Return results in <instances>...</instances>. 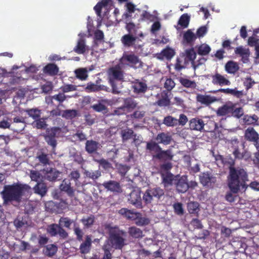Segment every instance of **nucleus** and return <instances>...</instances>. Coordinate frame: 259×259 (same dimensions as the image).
<instances>
[{
  "mask_svg": "<svg viewBox=\"0 0 259 259\" xmlns=\"http://www.w3.org/2000/svg\"><path fill=\"white\" fill-rule=\"evenodd\" d=\"M247 180L246 171L242 168H235L232 165L229 167V174L228 176L227 185L231 192L237 194L240 188H244L245 182Z\"/></svg>",
  "mask_w": 259,
  "mask_h": 259,
  "instance_id": "f257e3e1",
  "label": "nucleus"
},
{
  "mask_svg": "<svg viewBox=\"0 0 259 259\" xmlns=\"http://www.w3.org/2000/svg\"><path fill=\"white\" fill-rule=\"evenodd\" d=\"M30 190V187L27 185L14 184L5 186L3 191L1 192L4 203L6 204L12 201L19 202L22 196L26 192H28Z\"/></svg>",
  "mask_w": 259,
  "mask_h": 259,
  "instance_id": "f03ea898",
  "label": "nucleus"
},
{
  "mask_svg": "<svg viewBox=\"0 0 259 259\" xmlns=\"http://www.w3.org/2000/svg\"><path fill=\"white\" fill-rule=\"evenodd\" d=\"M124 68L119 63L118 65L110 68L108 71L109 82L112 87V92L115 94L121 93L123 88L122 82L124 80Z\"/></svg>",
  "mask_w": 259,
  "mask_h": 259,
  "instance_id": "7ed1b4c3",
  "label": "nucleus"
},
{
  "mask_svg": "<svg viewBox=\"0 0 259 259\" xmlns=\"http://www.w3.org/2000/svg\"><path fill=\"white\" fill-rule=\"evenodd\" d=\"M110 234V239L112 246L116 249H121L124 245V239L123 235L124 232L121 231L117 227H112L110 224L105 225Z\"/></svg>",
  "mask_w": 259,
  "mask_h": 259,
  "instance_id": "20e7f679",
  "label": "nucleus"
},
{
  "mask_svg": "<svg viewBox=\"0 0 259 259\" xmlns=\"http://www.w3.org/2000/svg\"><path fill=\"white\" fill-rule=\"evenodd\" d=\"M164 194V190L160 187H151L145 191L143 199L146 204H156Z\"/></svg>",
  "mask_w": 259,
  "mask_h": 259,
  "instance_id": "39448f33",
  "label": "nucleus"
},
{
  "mask_svg": "<svg viewBox=\"0 0 259 259\" xmlns=\"http://www.w3.org/2000/svg\"><path fill=\"white\" fill-rule=\"evenodd\" d=\"M120 65L124 68L127 66L137 68L142 66V63L139 58L134 54L124 53L120 59Z\"/></svg>",
  "mask_w": 259,
  "mask_h": 259,
  "instance_id": "423d86ee",
  "label": "nucleus"
},
{
  "mask_svg": "<svg viewBox=\"0 0 259 259\" xmlns=\"http://www.w3.org/2000/svg\"><path fill=\"white\" fill-rule=\"evenodd\" d=\"M228 147L229 149L232 150V152L236 158L241 159L244 155L243 152L241 151V148L242 149L244 147L243 144L239 141L236 138H233L228 142Z\"/></svg>",
  "mask_w": 259,
  "mask_h": 259,
  "instance_id": "0eeeda50",
  "label": "nucleus"
},
{
  "mask_svg": "<svg viewBox=\"0 0 259 259\" xmlns=\"http://www.w3.org/2000/svg\"><path fill=\"white\" fill-rule=\"evenodd\" d=\"M128 202L133 205L137 208L142 207V199L141 196V190L138 188H136L130 193L128 199Z\"/></svg>",
  "mask_w": 259,
  "mask_h": 259,
  "instance_id": "6e6552de",
  "label": "nucleus"
},
{
  "mask_svg": "<svg viewBox=\"0 0 259 259\" xmlns=\"http://www.w3.org/2000/svg\"><path fill=\"white\" fill-rule=\"evenodd\" d=\"M85 35L86 34L84 33L80 32L78 34L79 39L73 49V51L78 54H83L89 51V47L85 44L84 39Z\"/></svg>",
  "mask_w": 259,
  "mask_h": 259,
  "instance_id": "1a4fd4ad",
  "label": "nucleus"
},
{
  "mask_svg": "<svg viewBox=\"0 0 259 259\" xmlns=\"http://www.w3.org/2000/svg\"><path fill=\"white\" fill-rule=\"evenodd\" d=\"M174 185H175L176 189L179 193H185L189 188L187 177L186 176L180 177L177 175V180H176Z\"/></svg>",
  "mask_w": 259,
  "mask_h": 259,
  "instance_id": "9d476101",
  "label": "nucleus"
},
{
  "mask_svg": "<svg viewBox=\"0 0 259 259\" xmlns=\"http://www.w3.org/2000/svg\"><path fill=\"white\" fill-rule=\"evenodd\" d=\"M196 39L197 35L194 33V29H189L183 32L182 42L184 45L192 46Z\"/></svg>",
  "mask_w": 259,
  "mask_h": 259,
  "instance_id": "9b49d317",
  "label": "nucleus"
},
{
  "mask_svg": "<svg viewBox=\"0 0 259 259\" xmlns=\"http://www.w3.org/2000/svg\"><path fill=\"white\" fill-rule=\"evenodd\" d=\"M235 106V104L231 102H228L218 109L217 111V114L218 116H231Z\"/></svg>",
  "mask_w": 259,
  "mask_h": 259,
  "instance_id": "f8f14e48",
  "label": "nucleus"
},
{
  "mask_svg": "<svg viewBox=\"0 0 259 259\" xmlns=\"http://www.w3.org/2000/svg\"><path fill=\"white\" fill-rule=\"evenodd\" d=\"M212 83L215 85L221 86L229 85L231 82L227 78V76L223 75L219 73H215L211 76Z\"/></svg>",
  "mask_w": 259,
  "mask_h": 259,
  "instance_id": "ddd939ff",
  "label": "nucleus"
},
{
  "mask_svg": "<svg viewBox=\"0 0 259 259\" xmlns=\"http://www.w3.org/2000/svg\"><path fill=\"white\" fill-rule=\"evenodd\" d=\"M42 173L44 175V179L47 180L49 181L56 180L60 174L59 171L52 168L44 169L42 170Z\"/></svg>",
  "mask_w": 259,
  "mask_h": 259,
  "instance_id": "4468645a",
  "label": "nucleus"
},
{
  "mask_svg": "<svg viewBox=\"0 0 259 259\" xmlns=\"http://www.w3.org/2000/svg\"><path fill=\"white\" fill-rule=\"evenodd\" d=\"M201 184L204 186L211 187L217 182L215 177L208 173H203L200 176Z\"/></svg>",
  "mask_w": 259,
  "mask_h": 259,
  "instance_id": "2eb2a0df",
  "label": "nucleus"
},
{
  "mask_svg": "<svg viewBox=\"0 0 259 259\" xmlns=\"http://www.w3.org/2000/svg\"><path fill=\"white\" fill-rule=\"evenodd\" d=\"M60 189L62 191H64L71 197L74 196L75 189L71 186V183L68 180H64L60 185Z\"/></svg>",
  "mask_w": 259,
  "mask_h": 259,
  "instance_id": "dca6fc26",
  "label": "nucleus"
},
{
  "mask_svg": "<svg viewBox=\"0 0 259 259\" xmlns=\"http://www.w3.org/2000/svg\"><path fill=\"white\" fill-rule=\"evenodd\" d=\"M204 124V121L198 118H193L189 121V126L191 130L202 132Z\"/></svg>",
  "mask_w": 259,
  "mask_h": 259,
  "instance_id": "f3484780",
  "label": "nucleus"
},
{
  "mask_svg": "<svg viewBox=\"0 0 259 259\" xmlns=\"http://www.w3.org/2000/svg\"><path fill=\"white\" fill-rule=\"evenodd\" d=\"M177 175L174 176L172 174L166 171L162 174V183L165 187H168L174 184L177 180Z\"/></svg>",
  "mask_w": 259,
  "mask_h": 259,
  "instance_id": "a211bd4d",
  "label": "nucleus"
},
{
  "mask_svg": "<svg viewBox=\"0 0 259 259\" xmlns=\"http://www.w3.org/2000/svg\"><path fill=\"white\" fill-rule=\"evenodd\" d=\"M235 53L241 57V60L244 63L248 62L250 56V51L248 49L240 46L236 48Z\"/></svg>",
  "mask_w": 259,
  "mask_h": 259,
  "instance_id": "6ab92c4d",
  "label": "nucleus"
},
{
  "mask_svg": "<svg viewBox=\"0 0 259 259\" xmlns=\"http://www.w3.org/2000/svg\"><path fill=\"white\" fill-rule=\"evenodd\" d=\"M132 87L134 92L136 93H144L147 89L146 83L139 80H136L134 81L132 83Z\"/></svg>",
  "mask_w": 259,
  "mask_h": 259,
  "instance_id": "aec40b11",
  "label": "nucleus"
},
{
  "mask_svg": "<svg viewBox=\"0 0 259 259\" xmlns=\"http://www.w3.org/2000/svg\"><path fill=\"white\" fill-rule=\"evenodd\" d=\"M102 185L107 190L113 192H120L121 191V188L119 183L114 181L105 182Z\"/></svg>",
  "mask_w": 259,
  "mask_h": 259,
  "instance_id": "412c9836",
  "label": "nucleus"
},
{
  "mask_svg": "<svg viewBox=\"0 0 259 259\" xmlns=\"http://www.w3.org/2000/svg\"><path fill=\"white\" fill-rule=\"evenodd\" d=\"M158 99L156 104L159 106H166L169 104V99L168 97V93L165 91L157 94Z\"/></svg>",
  "mask_w": 259,
  "mask_h": 259,
  "instance_id": "4be33fe9",
  "label": "nucleus"
},
{
  "mask_svg": "<svg viewBox=\"0 0 259 259\" xmlns=\"http://www.w3.org/2000/svg\"><path fill=\"white\" fill-rule=\"evenodd\" d=\"M190 20V17L188 14H183L180 18L178 26L176 27L177 30L181 28H186L188 27Z\"/></svg>",
  "mask_w": 259,
  "mask_h": 259,
  "instance_id": "5701e85b",
  "label": "nucleus"
},
{
  "mask_svg": "<svg viewBox=\"0 0 259 259\" xmlns=\"http://www.w3.org/2000/svg\"><path fill=\"white\" fill-rule=\"evenodd\" d=\"M118 213L128 220H135L138 218L139 213L134 212L125 208L119 210Z\"/></svg>",
  "mask_w": 259,
  "mask_h": 259,
  "instance_id": "b1692460",
  "label": "nucleus"
},
{
  "mask_svg": "<svg viewBox=\"0 0 259 259\" xmlns=\"http://www.w3.org/2000/svg\"><path fill=\"white\" fill-rule=\"evenodd\" d=\"M70 179L75 182V185L76 187V191L80 192V191L78 189L80 187H82L84 184L81 183L79 180L80 177V174L78 170H72L69 175Z\"/></svg>",
  "mask_w": 259,
  "mask_h": 259,
  "instance_id": "393cba45",
  "label": "nucleus"
},
{
  "mask_svg": "<svg viewBox=\"0 0 259 259\" xmlns=\"http://www.w3.org/2000/svg\"><path fill=\"white\" fill-rule=\"evenodd\" d=\"M196 99L198 102L207 105L214 102L217 100L214 97L203 95H197Z\"/></svg>",
  "mask_w": 259,
  "mask_h": 259,
  "instance_id": "a878e982",
  "label": "nucleus"
},
{
  "mask_svg": "<svg viewBox=\"0 0 259 259\" xmlns=\"http://www.w3.org/2000/svg\"><path fill=\"white\" fill-rule=\"evenodd\" d=\"M219 92L223 93L226 94L231 95L237 98H241L243 95L242 91H238L236 88L235 89H221L218 90Z\"/></svg>",
  "mask_w": 259,
  "mask_h": 259,
  "instance_id": "bb28decb",
  "label": "nucleus"
},
{
  "mask_svg": "<svg viewBox=\"0 0 259 259\" xmlns=\"http://www.w3.org/2000/svg\"><path fill=\"white\" fill-rule=\"evenodd\" d=\"M33 190L35 193L39 194L41 197L44 196L48 191V188L46 185L41 182L37 183L33 187Z\"/></svg>",
  "mask_w": 259,
  "mask_h": 259,
  "instance_id": "cd10ccee",
  "label": "nucleus"
},
{
  "mask_svg": "<svg viewBox=\"0 0 259 259\" xmlns=\"http://www.w3.org/2000/svg\"><path fill=\"white\" fill-rule=\"evenodd\" d=\"M136 39V37L131 34H125L121 37V41L124 46L131 47L135 44Z\"/></svg>",
  "mask_w": 259,
  "mask_h": 259,
  "instance_id": "c85d7f7f",
  "label": "nucleus"
},
{
  "mask_svg": "<svg viewBox=\"0 0 259 259\" xmlns=\"http://www.w3.org/2000/svg\"><path fill=\"white\" fill-rule=\"evenodd\" d=\"M196 53L193 48L187 49L185 52L182 54V56L185 59V60L188 62L191 61L193 64V62L194 61V59L196 58Z\"/></svg>",
  "mask_w": 259,
  "mask_h": 259,
  "instance_id": "c756f323",
  "label": "nucleus"
},
{
  "mask_svg": "<svg viewBox=\"0 0 259 259\" xmlns=\"http://www.w3.org/2000/svg\"><path fill=\"white\" fill-rule=\"evenodd\" d=\"M128 233L131 237L134 238H141L144 236L142 231L135 226L130 227Z\"/></svg>",
  "mask_w": 259,
  "mask_h": 259,
  "instance_id": "7c9ffc66",
  "label": "nucleus"
},
{
  "mask_svg": "<svg viewBox=\"0 0 259 259\" xmlns=\"http://www.w3.org/2000/svg\"><path fill=\"white\" fill-rule=\"evenodd\" d=\"M245 137L247 140L254 142L258 137V135L253 128L249 127L245 131Z\"/></svg>",
  "mask_w": 259,
  "mask_h": 259,
  "instance_id": "2f4dec72",
  "label": "nucleus"
},
{
  "mask_svg": "<svg viewBox=\"0 0 259 259\" xmlns=\"http://www.w3.org/2000/svg\"><path fill=\"white\" fill-rule=\"evenodd\" d=\"M99 146V143L94 141H87L85 144V149L89 153L95 152Z\"/></svg>",
  "mask_w": 259,
  "mask_h": 259,
  "instance_id": "473e14b6",
  "label": "nucleus"
},
{
  "mask_svg": "<svg viewBox=\"0 0 259 259\" xmlns=\"http://www.w3.org/2000/svg\"><path fill=\"white\" fill-rule=\"evenodd\" d=\"M111 5V0H102L99 2L95 7V10L97 15L101 17V10L103 7H107Z\"/></svg>",
  "mask_w": 259,
  "mask_h": 259,
  "instance_id": "72a5a7b5",
  "label": "nucleus"
},
{
  "mask_svg": "<svg viewBox=\"0 0 259 259\" xmlns=\"http://www.w3.org/2000/svg\"><path fill=\"white\" fill-rule=\"evenodd\" d=\"M88 70L87 68H80L74 71L76 77L81 80L87 79L88 77Z\"/></svg>",
  "mask_w": 259,
  "mask_h": 259,
  "instance_id": "f704fd0d",
  "label": "nucleus"
},
{
  "mask_svg": "<svg viewBox=\"0 0 259 259\" xmlns=\"http://www.w3.org/2000/svg\"><path fill=\"white\" fill-rule=\"evenodd\" d=\"M156 140L159 143H162L165 145L169 144L171 140V137L167 134L162 133L159 134L157 137Z\"/></svg>",
  "mask_w": 259,
  "mask_h": 259,
  "instance_id": "c9c22d12",
  "label": "nucleus"
},
{
  "mask_svg": "<svg viewBox=\"0 0 259 259\" xmlns=\"http://www.w3.org/2000/svg\"><path fill=\"white\" fill-rule=\"evenodd\" d=\"M175 55L174 50L170 48H166L163 50L161 54L158 55V58L160 59H163L166 58V59H170Z\"/></svg>",
  "mask_w": 259,
  "mask_h": 259,
  "instance_id": "e433bc0d",
  "label": "nucleus"
},
{
  "mask_svg": "<svg viewBox=\"0 0 259 259\" xmlns=\"http://www.w3.org/2000/svg\"><path fill=\"white\" fill-rule=\"evenodd\" d=\"M92 239L90 236H87L85 238V241L81 244L80 246V252L82 253H88L90 249L91 245Z\"/></svg>",
  "mask_w": 259,
  "mask_h": 259,
  "instance_id": "4c0bfd02",
  "label": "nucleus"
},
{
  "mask_svg": "<svg viewBox=\"0 0 259 259\" xmlns=\"http://www.w3.org/2000/svg\"><path fill=\"white\" fill-rule=\"evenodd\" d=\"M137 103L133 99L127 98L124 100V105L120 108L118 110L124 111L125 108L127 109H133L137 106Z\"/></svg>",
  "mask_w": 259,
  "mask_h": 259,
  "instance_id": "58836bf2",
  "label": "nucleus"
},
{
  "mask_svg": "<svg viewBox=\"0 0 259 259\" xmlns=\"http://www.w3.org/2000/svg\"><path fill=\"white\" fill-rule=\"evenodd\" d=\"M197 53L201 56L207 55L211 50L210 47L206 44H203L196 47Z\"/></svg>",
  "mask_w": 259,
  "mask_h": 259,
  "instance_id": "ea45409f",
  "label": "nucleus"
},
{
  "mask_svg": "<svg viewBox=\"0 0 259 259\" xmlns=\"http://www.w3.org/2000/svg\"><path fill=\"white\" fill-rule=\"evenodd\" d=\"M156 157L162 160H169L172 159L173 155L170 150L161 151L158 153Z\"/></svg>",
  "mask_w": 259,
  "mask_h": 259,
  "instance_id": "a19ab883",
  "label": "nucleus"
},
{
  "mask_svg": "<svg viewBox=\"0 0 259 259\" xmlns=\"http://www.w3.org/2000/svg\"><path fill=\"white\" fill-rule=\"evenodd\" d=\"M225 69L229 73H234L238 70V66L234 62L229 61L225 65Z\"/></svg>",
  "mask_w": 259,
  "mask_h": 259,
  "instance_id": "79ce46f5",
  "label": "nucleus"
},
{
  "mask_svg": "<svg viewBox=\"0 0 259 259\" xmlns=\"http://www.w3.org/2000/svg\"><path fill=\"white\" fill-rule=\"evenodd\" d=\"M57 251V247L54 244H49L47 245L44 250V253L48 256H52Z\"/></svg>",
  "mask_w": 259,
  "mask_h": 259,
  "instance_id": "37998d69",
  "label": "nucleus"
},
{
  "mask_svg": "<svg viewBox=\"0 0 259 259\" xmlns=\"http://www.w3.org/2000/svg\"><path fill=\"white\" fill-rule=\"evenodd\" d=\"M163 123L167 126H175L178 125V120L171 116H167L164 117Z\"/></svg>",
  "mask_w": 259,
  "mask_h": 259,
  "instance_id": "c03bdc74",
  "label": "nucleus"
},
{
  "mask_svg": "<svg viewBox=\"0 0 259 259\" xmlns=\"http://www.w3.org/2000/svg\"><path fill=\"white\" fill-rule=\"evenodd\" d=\"M29 176L32 181L37 183H39V181H41L44 179V175L42 176L39 171L37 170H31Z\"/></svg>",
  "mask_w": 259,
  "mask_h": 259,
  "instance_id": "a18cd8bd",
  "label": "nucleus"
},
{
  "mask_svg": "<svg viewBox=\"0 0 259 259\" xmlns=\"http://www.w3.org/2000/svg\"><path fill=\"white\" fill-rule=\"evenodd\" d=\"M44 71L50 75H54L58 73L59 69L56 65L49 64L45 67Z\"/></svg>",
  "mask_w": 259,
  "mask_h": 259,
  "instance_id": "49530a36",
  "label": "nucleus"
},
{
  "mask_svg": "<svg viewBox=\"0 0 259 259\" xmlns=\"http://www.w3.org/2000/svg\"><path fill=\"white\" fill-rule=\"evenodd\" d=\"M77 114V111L74 109L65 110L62 111L61 116L66 119H72Z\"/></svg>",
  "mask_w": 259,
  "mask_h": 259,
  "instance_id": "de8ad7c7",
  "label": "nucleus"
},
{
  "mask_svg": "<svg viewBox=\"0 0 259 259\" xmlns=\"http://www.w3.org/2000/svg\"><path fill=\"white\" fill-rule=\"evenodd\" d=\"M84 174L86 177L92 180H96L101 175V172L99 170L93 171L85 170L84 171Z\"/></svg>",
  "mask_w": 259,
  "mask_h": 259,
  "instance_id": "09e8293b",
  "label": "nucleus"
},
{
  "mask_svg": "<svg viewBox=\"0 0 259 259\" xmlns=\"http://www.w3.org/2000/svg\"><path fill=\"white\" fill-rule=\"evenodd\" d=\"M46 102L49 103L50 102H53L52 100H55L60 103L63 102L66 99V96L63 93H59L57 95H54L48 98H46Z\"/></svg>",
  "mask_w": 259,
  "mask_h": 259,
  "instance_id": "8fccbe9b",
  "label": "nucleus"
},
{
  "mask_svg": "<svg viewBox=\"0 0 259 259\" xmlns=\"http://www.w3.org/2000/svg\"><path fill=\"white\" fill-rule=\"evenodd\" d=\"M179 80L181 83L185 87L190 88H195L196 87V83L194 81L183 77L180 78Z\"/></svg>",
  "mask_w": 259,
  "mask_h": 259,
  "instance_id": "3c124183",
  "label": "nucleus"
},
{
  "mask_svg": "<svg viewBox=\"0 0 259 259\" xmlns=\"http://www.w3.org/2000/svg\"><path fill=\"white\" fill-rule=\"evenodd\" d=\"M13 123H15L16 124H21L20 127L19 128L16 129L17 132H21L23 131L26 126L25 119L22 117H16L14 118Z\"/></svg>",
  "mask_w": 259,
  "mask_h": 259,
  "instance_id": "603ef678",
  "label": "nucleus"
},
{
  "mask_svg": "<svg viewBox=\"0 0 259 259\" xmlns=\"http://www.w3.org/2000/svg\"><path fill=\"white\" fill-rule=\"evenodd\" d=\"M257 117L255 115L249 116L245 115L243 116V121L245 124H251L255 123L257 120Z\"/></svg>",
  "mask_w": 259,
  "mask_h": 259,
  "instance_id": "864d4df0",
  "label": "nucleus"
},
{
  "mask_svg": "<svg viewBox=\"0 0 259 259\" xmlns=\"http://www.w3.org/2000/svg\"><path fill=\"white\" fill-rule=\"evenodd\" d=\"M187 63H188V62L182 56L181 57L177 59V62L175 64V69L178 71L181 70L185 67V65Z\"/></svg>",
  "mask_w": 259,
  "mask_h": 259,
  "instance_id": "5fc2aeb1",
  "label": "nucleus"
},
{
  "mask_svg": "<svg viewBox=\"0 0 259 259\" xmlns=\"http://www.w3.org/2000/svg\"><path fill=\"white\" fill-rule=\"evenodd\" d=\"M188 210L190 213H197L199 210V204L196 202H190L188 203Z\"/></svg>",
  "mask_w": 259,
  "mask_h": 259,
  "instance_id": "6e6d98bb",
  "label": "nucleus"
},
{
  "mask_svg": "<svg viewBox=\"0 0 259 259\" xmlns=\"http://www.w3.org/2000/svg\"><path fill=\"white\" fill-rule=\"evenodd\" d=\"M121 135L123 141L127 140L134 136L133 130L131 129L122 130Z\"/></svg>",
  "mask_w": 259,
  "mask_h": 259,
  "instance_id": "4d7b16f0",
  "label": "nucleus"
},
{
  "mask_svg": "<svg viewBox=\"0 0 259 259\" xmlns=\"http://www.w3.org/2000/svg\"><path fill=\"white\" fill-rule=\"evenodd\" d=\"M60 226L57 224H53L48 226L47 228L48 232L52 236H55L58 235V231Z\"/></svg>",
  "mask_w": 259,
  "mask_h": 259,
  "instance_id": "13d9d810",
  "label": "nucleus"
},
{
  "mask_svg": "<svg viewBox=\"0 0 259 259\" xmlns=\"http://www.w3.org/2000/svg\"><path fill=\"white\" fill-rule=\"evenodd\" d=\"M95 221V218L93 215H90L87 217H84L81 220V222L87 227L91 226Z\"/></svg>",
  "mask_w": 259,
  "mask_h": 259,
  "instance_id": "bf43d9fd",
  "label": "nucleus"
},
{
  "mask_svg": "<svg viewBox=\"0 0 259 259\" xmlns=\"http://www.w3.org/2000/svg\"><path fill=\"white\" fill-rule=\"evenodd\" d=\"M73 221L68 218H61L59 220V225L60 226H61L65 227L67 228H70V227Z\"/></svg>",
  "mask_w": 259,
  "mask_h": 259,
  "instance_id": "052dcab7",
  "label": "nucleus"
},
{
  "mask_svg": "<svg viewBox=\"0 0 259 259\" xmlns=\"http://www.w3.org/2000/svg\"><path fill=\"white\" fill-rule=\"evenodd\" d=\"M139 216L140 214L138 215V218L135 219L136 220L135 224L137 225L143 226L148 225L150 221L148 218L145 217H140Z\"/></svg>",
  "mask_w": 259,
  "mask_h": 259,
  "instance_id": "680f3d73",
  "label": "nucleus"
},
{
  "mask_svg": "<svg viewBox=\"0 0 259 259\" xmlns=\"http://www.w3.org/2000/svg\"><path fill=\"white\" fill-rule=\"evenodd\" d=\"M208 27L206 26H202L197 29L196 35L197 38L203 37L207 32Z\"/></svg>",
  "mask_w": 259,
  "mask_h": 259,
  "instance_id": "e2e57ef3",
  "label": "nucleus"
},
{
  "mask_svg": "<svg viewBox=\"0 0 259 259\" xmlns=\"http://www.w3.org/2000/svg\"><path fill=\"white\" fill-rule=\"evenodd\" d=\"M27 113L29 116L32 117L33 119H36L39 117L40 111L37 109H31L26 110Z\"/></svg>",
  "mask_w": 259,
  "mask_h": 259,
  "instance_id": "0e129e2a",
  "label": "nucleus"
},
{
  "mask_svg": "<svg viewBox=\"0 0 259 259\" xmlns=\"http://www.w3.org/2000/svg\"><path fill=\"white\" fill-rule=\"evenodd\" d=\"M248 44L250 47H254L259 45V36L254 35L249 37L248 39Z\"/></svg>",
  "mask_w": 259,
  "mask_h": 259,
  "instance_id": "69168bd1",
  "label": "nucleus"
},
{
  "mask_svg": "<svg viewBox=\"0 0 259 259\" xmlns=\"http://www.w3.org/2000/svg\"><path fill=\"white\" fill-rule=\"evenodd\" d=\"M36 158L44 165H46L49 163V160L47 154L44 153L38 154L36 156Z\"/></svg>",
  "mask_w": 259,
  "mask_h": 259,
  "instance_id": "338daca9",
  "label": "nucleus"
},
{
  "mask_svg": "<svg viewBox=\"0 0 259 259\" xmlns=\"http://www.w3.org/2000/svg\"><path fill=\"white\" fill-rule=\"evenodd\" d=\"M244 114L243 110L242 108L234 107L233 111L232 113L231 116H233L237 118H240Z\"/></svg>",
  "mask_w": 259,
  "mask_h": 259,
  "instance_id": "774afa93",
  "label": "nucleus"
}]
</instances>
